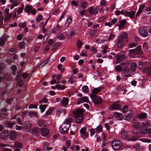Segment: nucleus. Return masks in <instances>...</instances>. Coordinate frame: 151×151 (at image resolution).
Here are the masks:
<instances>
[{
	"mask_svg": "<svg viewBox=\"0 0 151 151\" xmlns=\"http://www.w3.org/2000/svg\"><path fill=\"white\" fill-rule=\"evenodd\" d=\"M83 109L78 108L73 112V114L75 115V120L76 122L80 123L83 119L84 117L83 115Z\"/></svg>",
	"mask_w": 151,
	"mask_h": 151,
	"instance_id": "nucleus-1",
	"label": "nucleus"
},
{
	"mask_svg": "<svg viewBox=\"0 0 151 151\" xmlns=\"http://www.w3.org/2000/svg\"><path fill=\"white\" fill-rule=\"evenodd\" d=\"M118 40L117 45L118 47L121 48L124 45V42L128 41L127 33L125 32L122 33L119 37Z\"/></svg>",
	"mask_w": 151,
	"mask_h": 151,
	"instance_id": "nucleus-2",
	"label": "nucleus"
},
{
	"mask_svg": "<svg viewBox=\"0 0 151 151\" xmlns=\"http://www.w3.org/2000/svg\"><path fill=\"white\" fill-rule=\"evenodd\" d=\"M136 12L134 11L129 12L125 10H122L120 11L117 10L115 12V14L116 15L118 16L121 13L123 15H124L126 17H129L131 18H132L134 17Z\"/></svg>",
	"mask_w": 151,
	"mask_h": 151,
	"instance_id": "nucleus-3",
	"label": "nucleus"
},
{
	"mask_svg": "<svg viewBox=\"0 0 151 151\" xmlns=\"http://www.w3.org/2000/svg\"><path fill=\"white\" fill-rule=\"evenodd\" d=\"M111 144L112 147L114 150H119L122 146V142L118 139H114Z\"/></svg>",
	"mask_w": 151,
	"mask_h": 151,
	"instance_id": "nucleus-4",
	"label": "nucleus"
},
{
	"mask_svg": "<svg viewBox=\"0 0 151 151\" xmlns=\"http://www.w3.org/2000/svg\"><path fill=\"white\" fill-rule=\"evenodd\" d=\"M90 96L95 105H99L101 103V99L99 96L92 94H91Z\"/></svg>",
	"mask_w": 151,
	"mask_h": 151,
	"instance_id": "nucleus-5",
	"label": "nucleus"
},
{
	"mask_svg": "<svg viewBox=\"0 0 151 151\" xmlns=\"http://www.w3.org/2000/svg\"><path fill=\"white\" fill-rule=\"evenodd\" d=\"M70 126V125L67 124L66 123H63L59 128L60 132L61 133L65 134L68 133Z\"/></svg>",
	"mask_w": 151,
	"mask_h": 151,
	"instance_id": "nucleus-6",
	"label": "nucleus"
},
{
	"mask_svg": "<svg viewBox=\"0 0 151 151\" xmlns=\"http://www.w3.org/2000/svg\"><path fill=\"white\" fill-rule=\"evenodd\" d=\"M32 126L31 122L29 120L25 121L23 124V127L24 129L28 132H30Z\"/></svg>",
	"mask_w": 151,
	"mask_h": 151,
	"instance_id": "nucleus-7",
	"label": "nucleus"
},
{
	"mask_svg": "<svg viewBox=\"0 0 151 151\" xmlns=\"http://www.w3.org/2000/svg\"><path fill=\"white\" fill-rule=\"evenodd\" d=\"M139 33L143 37H146L148 35L147 29L145 27H142L139 29Z\"/></svg>",
	"mask_w": 151,
	"mask_h": 151,
	"instance_id": "nucleus-8",
	"label": "nucleus"
},
{
	"mask_svg": "<svg viewBox=\"0 0 151 151\" xmlns=\"http://www.w3.org/2000/svg\"><path fill=\"white\" fill-rule=\"evenodd\" d=\"M132 73L131 70L128 68H124L123 71V74L124 76L126 77H129L132 76Z\"/></svg>",
	"mask_w": 151,
	"mask_h": 151,
	"instance_id": "nucleus-9",
	"label": "nucleus"
},
{
	"mask_svg": "<svg viewBox=\"0 0 151 151\" xmlns=\"http://www.w3.org/2000/svg\"><path fill=\"white\" fill-rule=\"evenodd\" d=\"M126 58V56L124 54H119L116 55V62L119 63L124 60Z\"/></svg>",
	"mask_w": 151,
	"mask_h": 151,
	"instance_id": "nucleus-10",
	"label": "nucleus"
},
{
	"mask_svg": "<svg viewBox=\"0 0 151 151\" xmlns=\"http://www.w3.org/2000/svg\"><path fill=\"white\" fill-rule=\"evenodd\" d=\"M86 127L82 128L80 130V132L81 134V137L83 139L87 138L88 135L86 133Z\"/></svg>",
	"mask_w": 151,
	"mask_h": 151,
	"instance_id": "nucleus-11",
	"label": "nucleus"
},
{
	"mask_svg": "<svg viewBox=\"0 0 151 151\" xmlns=\"http://www.w3.org/2000/svg\"><path fill=\"white\" fill-rule=\"evenodd\" d=\"M125 113H126V114H124V119L126 120H129L130 117L133 115L132 111L130 110H127Z\"/></svg>",
	"mask_w": 151,
	"mask_h": 151,
	"instance_id": "nucleus-12",
	"label": "nucleus"
},
{
	"mask_svg": "<svg viewBox=\"0 0 151 151\" xmlns=\"http://www.w3.org/2000/svg\"><path fill=\"white\" fill-rule=\"evenodd\" d=\"M121 108V106L116 103L110 105L109 109L110 110L119 109Z\"/></svg>",
	"mask_w": 151,
	"mask_h": 151,
	"instance_id": "nucleus-13",
	"label": "nucleus"
},
{
	"mask_svg": "<svg viewBox=\"0 0 151 151\" xmlns=\"http://www.w3.org/2000/svg\"><path fill=\"white\" fill-rule=\"evenodd\" d=\"M69 100V99L68 98L63 97L62 100L60 101V103L61 106L64 107H66L68 104Z\"/></svg>",
	"mask_w": 151,
	"mask_h": 151,
	"instance_id": "nucleus-14",
	"label": "nucleus"
},
{
	"mask_svg": "<svg viewBox=\"0 0 151 151\" xmlns=\"http://www.w3.org/2000/svg\"><path fill=\"white\" fill-rule=\"evenodd\" d=\"M40 132L42 136L45 137L49 134L50 131L47 128H43L41 129Z\"/></svg>",
	"mask_w": 151,
	"mask_h": 151,
	"instance_id": "nucleus-15",
	"label": "nucleus"
},
{
	"mask_svg": "<svg viewBox=\"0 0 151 151\" xmlns=\"http://www.w3.org/2000/svg\"><path fill=\"white\" fill-rule=\"evenodd\" d=\"M17 135V134L15 131H12L9 134V137L10 139L13 140L16 138Z\"/></svg>",
	"mask_w": 151,
	"mask_h": 151,
	"instance_id": "nucleus-16",
	"label": "nucleus"
},
{
	"mask_svg": "<svg viewBox=\"0 0 151 151\" xmlns=\"http://www.w3.org/2000/svg\"><path fill=\"white\" fill-rule=\"evenodd\" d=\"M137 66V64L135 63H132L130 65V70H131L132 72L133 75H134V73L135 72Z\"/></svg>",
	"mask_w": 151,
	"mask_h": 151,
	"instance_id": "nucleus-17",
	"label": "nucleus"
},
{
	"mask_svg": "<svg viewBox=\"0 0 151 151\" xmlns=\"http://www.w3.org/2000/svg\"><path fill=\"white\" fill-rule=\"evenodd\" d=\"M10 1L13 4L10 7L11 9H12L15 6H17L19 3V1L18 0H10Z\"/></svg>",
	"mask_w": 151,
	"mask_h": 151,
	"instance_id": "nucleus-18",
	"label": "nucleus"
},
{
	"mask_svg": "<svg viewBox=\"0 0 151 151\" xmlns=\"http://www.w3.org/2000/svg\"><path fill=\"white\" fill-rule=\"evenodd\" d=\"M121 136L124 139H127L128 138V135L127 132L125 130H122L121 132Z\"/></svg>",
	"mask_w": 151,
	"mask_h": 151,
	"instance_id": "nucleus-19",
	"label": "nucleus"
},
{
	"mask_svg": "<svg viewBox=\"0 0 151 151\" xmlns=\"http://www.w3.org/2000/svg\"><path fill=\"white\" fill-rule=\"evenodd\" d=\"M136 54L137 55L142 54L143 53V52L142 50L141 47L139 45L138 46L136 49H134Z\"/></svg>",
	"mask_w": 151,
	"mask_h": 151,
	"instance_id": "nucleus-20",
	"label": "nucleus"
},
{
	"mask_svg": "<svg viewBox=\"0 0 151 151\" xmlns=\"http://www.w3.org/2000/svg\"><path fill=\"white\" fill-rule=\"evenodd\" d=\"M72 22V18L70 16H68L66 20V21L65 24V27L69 26L71 24Z\"/></svg>",
	"mask_w": 151,
	"mask_h": 151,
	"instance_id": "nucleus-21",
	"label": "nucleus"
},
{
	"mask_svg": "<svg viewBox=\"0 0 151 151\" xmlns=\"http://www.w3.org/2000/svg\"><path fill=\"white\" fill-rule=\"evenodd\" d=\"M102 88L101 86H100L98 88H95L93 89L92 90V92L93 94V95H95V94L98 93Z\"/></svg>",
	"mask_w": 151,
	"mask_h": 151,
	"instance_id": "nucleus-22",
	"label": "nucleus"
},
{
	"mask_svg": "<svg viewBox=\"0 0 151 151\" xmlns=\"http://www.w3.org/2000/svg\"><path fill=\"white\" fill-rule=\"evenodd\" d=\"M145 6V4H142L139 6V10L137 12L136 15V17H137L141 13Z\"/></svg>",
	"mask_w": 151,
	"mask_h": 151,
	"instance_id": "nucleus-23",
	"label": "nucleus"
},
{
	"mask_svg": "<svg viewBox=\"0 0 151 151\" xmlns=\"http://www.w3.org/2000/svg\"><path fill=\"white\" fill-rule=\"evenodd\" d=\"M32 7L31 6L27 5L25 6L24 8V12L27 13H29L32 10Z\"/></svg>",
	"mask_w": 151,
	"mask_h": 151,
	"instance_id": "nucleus-24",
	"label": "nucleus"
},
{
	"mask_svg": "<svg viewBox=\"0 0 151 151\" xmlns=\"http://www.w3.org/2000/svg\"><path fill=\"white\" fill-rule=\"evenodd\" d=\"M114 114L116 116L117 120H121L122 119V115L120 113L117 112H115L114 113Z\"/></svg>",
	"mask_w": 151,
	"mask_h": 151,
	"instance_id": "nucleus-25",
	"label": "nucleus"
},
{
	"mask_svg": "<svg viewBox=\"0 0 151 151\" xmlns=\"http://www.w3.org/2000/svg\"><path fill=\"white\" fill-rule=\"evenodd\" d=\"M147 114L145 113L140 114L137 115V117L138 119L145 118L147 116Z\"/></svg>",
	"mask_w": 151,
	"mask_h": 151,
	"instance_id": "nucleus-26",
	"label": "nucleus"
},
{
	"mask_svg": "<svg viewBox=\"0 0 151 151\" xmlns=\"http://www.w3.org/2000/svg\"><path fill=\"white\" fill-rule=\"evenodd\" d=\"M49 60L50 58L46 59L43 62H42L41 64H40L38 65V67L39 68H41L43 66H45L47 63H48V62H49Z\"/></svg>",
	"mask_w": 151,
	"mask_h": 151,
	"instance_id": "nucleus-27",
	"label": "nucleus"
},
{
	"mask_svg": "<svg viewBox=\"0 0 151 151\" xmlns=\"http://www.w3.org/2000/svg\"><path fill=\"white\" fill-rule=\"evenodd\" d=\"M129 54L130 57L132 58H134L136 54L134 49L130 50Z\"/></svg>",
	"mask_w": 151,
	"mask_h": 151,
	"instance_id": "nucleus-28",
	"label": "nucleus"
},
{
	"mask_svg": "<svg viewBox=\"0 0 151 151\" xmlns=\"http://www.w3.org/2000/svg\"><path fill=\"white\" fill-rule=\"evenodd\" d=\"M15 123H12L9 122H7L5 123V126L7 127L12 128L13 126L14 125Z\"/></svg>",
	"mask_w": 151,
	"mask_h": 151,
	"instance_id": "nucleus-29",
	"label": "nucleus"
},
{
	"mask_svg": "<svg viewBox=\"0 0 151 151\" xmlns=\"http://www.w3.org/2000/svg\"><path fill=\"white\" fill-rule=\"evenodd\" d=\"M61 45V42H57L53 46L52 51L55 50L57 48Z\"/></svg>",
	"mask_w": 151,
	"mask_h": 151,
	"instance_id": "nucleus-30",
	"label": "nucleus"
},
{
	"mask_svg": "<svg viewBox=\"0 0 151 151\" xmlns=\"http://www.w3.org/2000/svg\"><path fill=\"white\" fill-rule=\"evenodd\" d=\"M32 131L34 134L37 135L40 133V129L38 127L33 128L32 129Z\"/></svg>",
	"mask_w": 151,
	"mask_h": 151,
	"instance_id": "nucleus-31",
	"label": "nucleus"
},
{
	"mask_svg": "<svg viewBox=\"0 0 151 151\" xmlns=\"http://www.w3.org/2000/svg\"><path fill=\"white\" fill-rule=\"evenodd\" d=\"M145 71L148 75L151 77V67L146 68Z\"/></svg>",
	"mask_w": 151,
	"mask_h": 151,
	"instance_id": "nucleus-32",
	"label": "nucleus"
},
{
	"mask_svg": "<svg viewBox=\"0 0 151 151\" xmlns=\"http://www.w3.org/2000/svg\"><path fill=\"white\" fill-rule=\"evenodd\" d=\"M124 67H123L122 65L121 64L119 65L116 67V70L118 71H121L122 70L123 71Z\"/></svg>",
	"mask_w": 151,
	"mask_h": 151,
	"instance_id": "nucleus-33",
	"label": "nucleus"
},
{
	"mask_svg": "<svg viewBox=\"0 0 151 151\" xmlns=\"http://www.w3.org/2000/svg\"><path fill=\"white\" fill-rule=\"evenodd\" d=\"M14 148H18L19 149H21L22 147V144L18 142H15L14 143Z\"/></svg>",
	"mask_w": 151,
	"mask_h": 151,
	"instance_id": "nucleus-34",
	"label": "nucleus"
},
{
	"mask_svg": "<svg viewBox=\"0 0 151 151\" xmlns=\"http://www.w3.org/2000/svg\"><path fill=\"white\" fill-rule=\"evenodd\" d=\"M37 124L39 127H44L45 126V122L44 120H39L38 121Z\"/></svg>",
	"mask_w": 151,
	"mask_h": 151,
	"instance_id": "nucleus-35",
	"label": "nucleus"
},
{
	"mask_svg": "<svg viewBox=\"0 0 151 151\" xmlns=\"http://www.w3.org/2000/svg\"><path fill=\"white\" fill-rule=\"evenodd\" d=\"M6 37L5 36H3L0 38V45H3L5 42Z\"/></svg>",
	"mask_w": 151,
	"mask_h": 151,
	"instance_id": "nucleus-36",
	"label": "nucleus"
},
{
	"mask_svg": "<svg viewBox=\"0 0 151 151\" xmlns=\"http://www.w3.org/2000/svg\"><path fill=\"white\" fill-rule=\"evenodd\" d=\"M130 63L129 61H127L123 63H121V64L123 67L124 68H127V67L129 65Z\"/></svg>",
	"mask_w": 151,
	"mask_h": 151,
	"instance_id": "nucleus-37",
	"label": "nucleus"
},
{
	"mask_svg": "<svg viewBox=\"0 0 151 151\" xmlns=\"http://www.w3.org/2000/svg\"><path fill=\"white\" fill-rule=\"evenodd\" d=\"M47 106L46 105H40L39 106V108L41 110V112H43Z\"/></svg>",
	"mask_w": 151,
	"mask_h": 151,
	"instance_id": "nucleus-38",
	"label": "nucleus"
},
{
	"mask_svg": "<svg viewBox=\"0 0 151 151\" xmlns=\"http://www.w3.org/2000/svg\"><path fill=\"white\" fill-rule=\"evenodd\" d=\"M82 90L83 92L86 93H87L88 92V86H84L82 87Z\"/></svg>",
	"mask_w": 151,
	"mask_h": 151,
	"instance_id": "nucleus-39",
	"label": "nucleus"
},
{
	"mask_svg": "<svg viewBox=\"0 0 151 151\" xmlns=\"http://www.w3.org/2000/svg\"><path fill=\"white\" fill-rule=\"evenodd\" d=\"M74 30L73 29L70 32L68 35V38L69 39L71 38L73 36V35L74 34Z\"/></svg>",
	"mask_w": 151,
	"mask_h": 151,
	"instance_id": "nucleus-40",
	"label": "nucleus"
},
{
	"mask_svg": "<svg viewBox=\"0 0 151 151\" xmlns=\"http://www.w3.org/2000/svg\"><path fill=\"white\" fill-rule=\"evenodd\" d=\"M29 115L31 117L35 116L37 117V115L36 112H30L29 113Z\"/></svg>",
	"mask_w": 151,
	"mask_h": 151,
	"instance_id": "nucleus-41",
	"label": "nucleus"
},
{
	"mask_svg": "<svg viewBox=\"0 0 151 151\" xmlns=\"http://www.w3.org/2000/svg\"><path fill=\"white\" fill-rule=\"evenodd\" d=\"M12 16V14L10 13L8 14L5 17L4 19V21H5L7 20H9Z\"/></svg>",
	"mask_w": 151,
	"mask_h": 151,
	"instance_id": "nucleus-42",
	"label": "nucleus"
},
{
	"mask_svg": "<svg viewBox=\"0 0 151 151\" xmlns=\"http://www.w3.org/2000/svg\"><path fill=\"white\" fill-rule=\"evenodd\" d=\"M53 109L52 108H50L45 114V116H47L50 115L52 114Z\"/></svg>",
	"mask_w": 151,
	"mask_h": 151,
	"instance_id": "nucleus-43",
	"label": "nucleus"
},
{
	"mask_svg": "<svg viewBox=\"0 0 151 151\" xmlns=\"http://www.w3.org/2000/svg\"><path fill=\"white\" fill-rule=\"evenodd\" d=\"M83 43L81 41L79 40H77V45L78 46V48H79L81 47V46L82 45Z\"/></svg>",
	"mask_w": 151,
	"mask_h": 151,
	"instance_id": "nucleus-44",
	"label": "nucleus"
},
{
	"mask_svg": "<svg viewBox=\"0 0 151 151\" xmlns=\"http://www.w3.org/2000/svg\"><path fill=\"white\" fill-rule=\"evenodd\" d=\"M82 100L83 102H86L88 103H90L89 101L88 100V97L86 96L82 97Z\"/></svg>",
	"mask_w": 151,
	"mask_h": 151,
	"instance_id": "nucleus-45",
	"label": "nucleus"
},
{
	"mask_svg": "<svg viewBox=\"0 0 151 151\" xmlns=\"http://www.w3.org/2000/svg\"><path fill=\"white\" fill-rule=\"evenodd\" d=\"M72 119L71 118H68L66 121V122L64 123H66L70 125V124L72 122Z\"/></svg>",
	"mask_w": 151,
	"mask_h": 151,
	"instance_id": "nucleus-46",
	"label": "nucleus"
},
{
	"mask_svg": "<svg viewBox=\"0 0 151 151\" xmlns=\"http://www.w3.org/2000/svg\"><path fill=\"white\" fill-rule=\"evenodd\" d=\"M143 48L145 51H146L149 49V46L147 43H145L143 45Z\"/></svg>",
	"mask_w": 151,
	"mask_h": 151,
	"instance_id": "nucleus-47",
	"label": "nucleus"
},
{
	"mask_svg": "<svg viewBox=\"0 0 151 151\" xmlns=\"http://www.w3.org/2000/svg\"><path fill=\"white\" fill-rule=\"evenodd\" d=\"M116 89L119 91H122L124 90L122 86L119 85L116 88Z\"/></svg>",
	"mask_w": 151,
	"mask_h": 151,
	"instance_id": "nucleus-48",
	"label": "nucleus"
},
{
	"mask_svg": "<svg viewBox=\"0 0 151 151\" xmlns=\"http://www.w3.org/2000/svg\"><path fill=\"white\" fill-rule=\"evenodd\" d=\"M139 133V131L138 129H134L132 130V133L134 134H137Z\"/></svg>",
	"mask_w": 151,
	"mask_h": 151,
	"instance_id": "nucleus-49",
	"label": "nucleus"
},
{
	"mask_svg": "<svg viewBox=\"0 0 151 151\" xmlns=\"http://www.w3.org/2000/svg\"><path fill=\"white\" fill-rule=\"evenodd\" d=\"M102 127L101 125H99L96 128V132L98 133V131L101 132L102 130Z\"/></svg>",
	"mask_w": 151,
	"mask_h": 151,
	"instance_id": "nucleus-50",
	"label": "nucleus"
},
{
	"mask_svg": "<svg viewBox=\"0 0 151 151\" xmlns=\"http://www.w3.org/2000/svg\"><path fill=\"white\" fill-rule=\"evenodd\" d=\"M7 137V135L4 134V133H1L0 135V138L3 139H5Z\"/></svg>",
	"mask_w": 151,
	"mask_h": 151,
	"instance_id": "nucleus-51",
	"label": "nucleus"
},
{
	"mask_svg": "<svg viewBox=\"0 0 151 151\" xmlns=\"http://www.w3.org/2000/svg\"><path fill=\"white\" fill-rule=\"evenodd\" d=\"M81 6L83 8L85 9L86 8L87 6V4L86 2L83 1L81 4Z\"/></svg>",
	"mask_w": 151,
	"mask_h": 151,
	"instance_id": "nucleus-52",
	"label": "nucleus"
},
{
	"mask_svg": "<svg viewBox=\"0 0 151 151\" xmlns=\"http://www.w3.org/2000/svg\"><path fill=\"white\" fill-rule=\"evenodd\" d=\"M24 8V5L23 4L22 6L17 11V13L18 14H19L21 13L23 10Z\"/></svg>",
	"mask_w": 151,
	"mask_h": 151,
	"instance_id": "nucleus-53",
	"label": "nucleus"
},
{
	"mask_svg": "<svg viewBox=\"0 0 151 151\" xmlns=\"http://www.w3.org/2000/svg\"><path fill=\"white\" fill-rule=\"evenodd\" d=\"M42 19V16L41 15H38L36 18V20L37 22H40Z\"/></svg>",
	"mask_w": 151,
	"mask_h": 151,
	"instance_id": "nucleus-54",
	"label": "nucleus"
},
{
	"mask_svg": "<svg viewBox=\"0 0 151 151\" xmlns=\"http://www.w3.org/2000/svg\"><path fill=\"white\" fill-rule=\"evenodd\" d=\"M126 22V19H123L121 20L120 22V24L122 27H123Z\"/></svg>",
	"mask_w": 151,
	"mask_h": 151,
	"instance_id": "nucleus-55",
	"label": "nucleus"
},
{
	"mask_svg": "<svg viewBox=\"0 0 151 151\" xmlns=\"http://www.w3.org/2000/svg\"><path fill=\"white\" fill-rule=\"evenodd\" d=\"M96 32V30H93L90 31L89 35L91 37L93 36Z\"/></svg>",
	"mask_w": 151,
	"mask_h": 151,
	"instance_id": "nucleus-56",
	"label": "nucleus"
},
{
	"mask_svg": "<svg viewBox=\"0 0 151 151\" xmlns=\"http://www.w3.org/2000/svg\"><path fill=\"white\" fill-rule=\"evenodd\" d=\"M115 37V35L113 34H110L108 38V40L109 41H110L114 39Z\"/></svg>",
	"mask_w": 151,
	"mask_h": 151,
	"instance_id": "nucleus-57",
	"label": "nucleus"
},
{
	"mask_svg": "<svg viewBox=\"0 0 151 151\" xmlns=\"http://www.w3.org/2000/svg\"><path fill=\"white\" fill-rule=\"evenodd\" d=\"M29 109H32V108H35L37 109V106L35 104H30L29 105Z\"/></svg>",
	"mask_w": 151,
	"mask_h": 151,
	"instance_id": "nucleus-58",
	"label": "nucleus"
},
{
	"mask_svg": "<svg viewBox=\"0 0 151 151\" xmlns=\"http://www.w3.org/2000/svg\"><path fill=\"white\" fill-rule=\"evenodd\" d=\"M29 74L27 73H24L22 75V77L23 78L25 79L28 76Z\"/></svg>",
	"mask_w": 151,
	"mask_h": 151,
	"instance_id": "nucleus-59",
	"label": "nucleus"
},
{
	"mask_svg": "<svg viewBox=\"0 0 151 151\" xmlns=\"http://www.w3.org/2000/svg\"><path fill=\"white\" fill-rule=\"evenodd\" d=\"M71 145L70 142L68 140L66 142V147L67 148H69V147Z\"/></svg>",
	"mask_w": 151,
	"mask_h": 151,
	"instance_id": "nucleus-60",
	"label": "nucleus"
},
{
	"mask_svg": "<svg viewBox=\"0 0 151 151\" xmlns=\"http://www.w3.org/2000/svg\"><path fill=\"white\" fill-rule=\"evenodd\" d=\"M26 25V22H24L23 23H20L19 24V27H25Z\"/></svg>",
	"mask_w": 151,
	"mask_h": 151,
	"instance_id": "nucleus-61",
	"label": "nucleus"
},
{
	"mask_svg": "<svg viewBox=\"0 0 151 151\" xmlns=\"http://www.w3.org/2000/svg\"><path fill=\"white\" fill-rule=\"evenodd\" d=\"M58 38L60 40H62L65 38V37L63 34H61L58 36Z\"/></svg>",
	"mask_w": 151,
	"mask_h": 151,
	"instance_id": "nucleus-62",
	"label": "nucleus"
},
{
	"mask_svg": "<svg viewBox=\"0 0 151 151\" xmlns=\"http://www.w3.org/2000/svg\"><path fill=\"white\" fill-rule=\"evenodd\" d=\"M140 147V145L139 144H136L134 145V148L136 149H139Z\"/></svg>",
	"mask_w": 151,
	"mask_h": 151,
	"instance_id": "nucleus-63",
	"label": "nucleus"
},
{
	"mask_svg": "<svg viewBox=\"0 0 151 151\" xmlns=\"http://www.w3.org/2000/svg\"><path fill=\"white\" fill-rule=\"evenodd\" d=\"M16 119L17 122L20 125H22V123L21 121V119L19 117H17Z\"/></svg>",
	"mask_w": 151,
	"mask_h": 151,
	"instance_id": "nucleus-64",
	"label": "nucleus"
}]
</instances>
